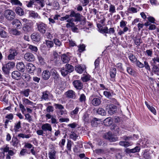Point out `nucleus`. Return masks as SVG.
Listing matches in <instances>:
<instances>
[{
    "label": "nucleus",
    "mask_w": 159,
    "mask_h": 159,
    "mask_svg": "<svg viewBox=\"0 0 159 159\" xmlns=\"http://www.w3.org/2000/svg\"><path fill=\"white\" fill-rule=\"evenodd\" d=\"M70 11V17H75V22H81V24L84 25L86 22V19L83 15H81L79 13H76L74 10H71Z\"/></svg>",
    "instance_id": "f257e3e1"
},
{
    "label": "nucleus",
    "mask_w": 159,
    "mask_h": 159,
    "mask_svg": "<svg viewBox=\"0 0 159 159\" xmlns=\"http://www.w3.org/2000/svg\"><path fill=\"white\" fill-rule=\"evenodd\" d=\"M15 63L13 62L9 61L6 64H2V70L3 72L5 75H9L10 70L15 66Z\"/></svg>",
    "instance_id": "f03ea898"
},
{
    "label": "nucleus",
    "mask_w": 159,
    "mask_h": 159,
    "mask_svg": "<svg viewBox=\"0 0 159 159\" xmlns=\"http://www.w3.org/2000/svg\"><path fill=\"white\" fill-rule=\"evenodd\" d=\"M54 106L56 109L58 110H56V113L58 116H62L66 112L63 106L61 104L54 103Z\"/></svg>",
    "instance_id": "7ed1b4c3"
},
{
    "label": "nucleus",
    "mask_w": 159,
    "mask_h": 159,
    "mask_svg": "<svg viewBox=\"0 0 159 159\" xmlns=\"http://www.w3.org/2000/svg\"><path fill=\"white\" fill-rule=\"evenodd\" d=\"M54 106L56 109L58 110H56V113L58 116H62L66 112L63 106L61 104L54 103Z\"/></svg>",
    "instance_id": "20e7f679"
},
{
    "label": "nucleus",
    "mask_w": 159,
    "mask_h": 159,
    "mask_svg": "<svg viewBox=\"0 0 159 159\" xmlns=\"http://www.w3.org/2000/svg\"><path fill=\"white\" fill-rule=\"evenodd\" d=\"M4 16L7 19L9 20H13L16 16L15 12L11 10L7 9L4 12Z\"/></svg>",
    "instance_id": "39448f33"
},
{
    "label": "nucleus",
    "mask_w": 159,
    "mask_h": 159,
    "mask_svg": "<svg viewBox=\"0 0 159 159\" xmlns=\"http://www.w3.org/2000/svg\"><path fill=\"white\" fill-rule=\"evenodd\" d=\"M36 25L37 26L38 30L39 32L42 34H44L45 33L47 27L46 24L42 22H40L37 23Z\"/></svg>",
    "instance_id": "423d86ee"
},
{
    "label": "nucleus",
    "mask_w": 159,
    "mask_h": 159,
    "mask_svg": "<svg viewBox=\"0 0 159 159\" xmlns=\"http://www.w3.org/2000/svg\"><path fill=\"white\" fill-rule=\"evenodd\" d=\"M103 138L111 142L116 141L118 140L117 137L114 136L109 132L105 133L103 135Z\"/></svg>",
    "instance_id": "0eeeda50"
},
{
    "label": "nucleus",
    "mask_w": 159,
    "mask_h": 159,
    "mask_svg": "<svg viewBox=\"0 0 159 159\" xmlns=\"http://www.w3.org/2000/svg\"><path fill=\"white\" fill-rule=\"evenodd\" d=\"M106 108L109 114L112 115L116 111L117 107L112 104H110L106 106Z\"/></svg>",
    "instance_id": "6e6552de"
},
{
    "label": "nucleus",
    "mask_w": 159,
    "mask_h": 159,
    "mask_svg": "<svg viewBox=\"0 0 159 159\" xmlns=\"http://www.w3.org/2000/svg\"><path fill=\"white\" fill-rule=\"evenodd\" d=\"M33 28V23L32 21L27 23H24L22 28L23 31L26 33L32 31Z\"/></svg>",
    "instance_id": "1a4fd4ad"
},
{
    "label": "nucleus",
    "mask_w": 159,
    "mask_h": 159,
    "mask_svg": "<svg viewBox=\"0 0 159 159\" xmlns=\"http://www.w3.org/2000/svg\"><path fill=\"white\" fill-rule=\"evenodd\" d=\"M72 84L77 90H80L83 89L84 87L83 83L80 80H74L72 82Z\"/></svg>",
    "instance_id": "9d476101"
},
{
    "label": "nucleus",
    "mask_w": 159,
    "mask_h": 159,
    "mask_svg": "<svg viewBox=\"0 0 159 159\" xmlns=\"http://www.w3.org/2000/svg\"><path fill=\"white\" fill-rule=\"evenodd\" d=\"M140 150V148L139 147L137 146L134 148L131 149H130L129 148H126L125 150V153L127 155L129 154L130 156L131 153H135L136 152H139Z\"/></svg>",
    "instance_id": "9b49d317"
},
{
    "label": "nucleus",
    "mask_w": 159,
    "mask_h": 159,
    "mask_svg": "<svg viewBox=\"0 0 159 159\" xmlns=\"http://www.w3.org/2000/svg\"><path fill=\"white\" fill-rule=\"evenodd\" d=\"M24 58L26 61L29 62L34 61L35 59L34 55L32 53L29 52L25 53L24 55Z\"/></svg>",
    "instance_id": "f8f14e48"
},
{
    "label": "nucleus",
    "mask_w": 159,
    "mask_h": 159,
    "mask_svg": "<svg viewBox=\"0 0 159 159\" xmlns=\"http://www.w3.org/2000/svg\"><path fill=\"white\" fill-rule=\"evenodd\" d=\"M41 128L45 133H46L47 131L51 132L52 130V128L51 125L48 123L43 124L41 126Z\"/></svg>",
    "instance_id": "ddd939ff"
},
{
    "label": "nucleus",
    "mask_w": 159,
    "mask_h": 159,
    "mask_svg": "<svg viewBox=\"0 0 159 159\" xmlns=\"http://www.w3.org/2000/svg\"><path fill=\"white\" fill-rule=\"evenodd\" d=\"M65 95L67 98L75 99L76 97L75 92L72 90H69L65 93Z\"/></svg>",
    "instance_id": "4468645a"
},
{
    "label": "nucleus",
    "mask_w": 159,
    "mask_h": 159,
    "mask_svg": "<svg viewBox=\"0 0 159 159\" xmlns=\"http://www.w3.org/2000/svg\"><path fill=\"white\" fill-rule=\"evenodd\" d=\"M17 54V51L15 50L10 49V54L8 56V59L9 60H13L15 59V57Z\"/></svg>",
    "instance_id": "2eb2a0df"
},
{
    "label": "nucleus",
    "mask_w": 159,
    "mask_h": 159,
    "mask_svg": "<svg viewBox=\"0 0 159 159\" xmlns=\"http://www.w3.org/2000/svg\"><path fill=\"white\" fill-rule=\"evenodd\" d=\"M16 68L19 71L23 72L25 71V66L22 62L17 63L16 65Z\"/></svg>",
    "instance_id": "dca6fc26"
},
{
    "label": "nucleus",
    "mask_w": 159,
    "mask_h": 159,
    "mask_svg": "<svg viewBox=\"0 0 159 159\" xmlns=\"http://www.w3.org/2000/svg\"><path fill=\"white\" fill-rule=\"evenodd\" d=\"M50 73L48 70H45L43 71L42 74L43 79L44 80H47L50 76Z\"/></svg>",
    "instance_id": "f3484780"
},
{
    "label": "nucleus",
    "mask_w": 159,
    "mask_h": 159,
    "mask_svg": "<svg viewBox=\"0 0 159 159\" xmlns=\"http://www.w3.org/2000/svg\"><path fill=\"white\" fill-rule=\"evenodd\" d=\"M5 27L0 28V37L2 38L6 39L8 37V34L5 30Z\"/></svg>",
    "instance_id": "a211bd4d"
},
{
    "label": "nucleus",
    "mask_w": 159,
    "mask_h": 159,
    "mask_svg": "<svg viewBox=\"0 0 159 159\" xmlns=\"http://www.w3.org/2000/svg\"><path fill=\"white\" fill-rule=\"evenodd\" d=\"M11 75L13 79L17 80H20L22 77L21 74L18 71H13Z\"/></svg>",
    "instance_id": "6ab92c4d"
},
{
    "label": "nucleus",
    "mask_w": 159,
    "mask_h": 159,
    "mask_svg": "<svg viewBox=\"0 0 159 159\" xmlns=\"http://www.w3.org/2000/svg\"><path fill=\"white\" fill-rule=\"evenodd\" d=\"M11 24L13 25L16 26V28L17 29H20L21 28L22 24L18 19H14L13 21L12 22Z\"/></svg>",
    "instance_id": "aec40b11"
},
{
    "label": "nucleus",
    "mask_w": 159,
    "mask_h": 159,
    "mask_svg": "<svg viewBox=\"0 0 159 159\" xmlns=\"http://www.w3.org/2000/svg\"><path fill=\"white\" fill-rule=\"evenodd\" d=\"M42 93V95L41 97L42 99L47 100L49 99V97L51 94L48 91H45L43 92Z\"/></svg>",
    "instance_id": "412c9836"
},
{
    "label": "nucleus",
    "mask_w": 159,
    "mask_h": 159,
    "mask_svg": "<svg viewBox=\"0 0 159 159\" xmlns=\"http://www.w3.org/2000/svg\"><path fill=\"white\" fill-rule=\"evenodd\" d=\"M32 39L34 41L38 42L40 40V35L38 33H34L31 35Z\"/></svg>",
    "instance_id": "4be33fe9"
},
{
    "label": "nucleus",
    "mask_w": 159,
    "mask_h": 159,
    "mask_svg": "<svg viewBox=\"0 0 159 159\" xmlns=\"http://www.w3.org/2000/svg\"><path fill=\"white\" fill-rule=\"evenodd\" d=\"M151 65L152 66V70L154 73L157 75H159V68L157 65V64H153L151 63Z\"/></svg>",
    "instance_id": "5701e85b"
},
{
    "label": "nucleus",
    "mask_w": 159,
    "mask_h": 159,
    "mask_svg": "<svg viewBox=\"0 0 159 159\" xmlns=\"http://www.w3.org/2000/svg\"><path fill=\"white\" fill-rule=\"evenodd\" d=\"M26 68L29 72L32 73L35 70L36 67L32 64L29 63L26 65Z\"/></svg>",
    "instance_id": "b1692460"
},
{
    "label": "nucleus",
    "mask_w": 159,
    "mask_h": 159,
    "mask_svg": "<svg viewBox=\"0 0 159 159\" xmlns=\"http://www.w3.org/2000/svg\"><path fill=\"white\" fill-rule=\"evenodd\" d=\"M15 11L16 13L20 16H22L25 15V12L24 10L20 7H17Z\"/></svg>",
    "instance_id": "393cba45"
},
{
    "label": "nucleus",
    "mask_w": 159,
    "mask_h": 159,
    "mask_svg": "<svg viewBox=\"0 0 159 159\" xmlns=\"http://www.w3.org/2000/svg\"><path fill=\"white\" fill-rule=\"evenodd\" d=\"M86 69L85 66L84 65H78L76 66L75 70L78 73H82Z\"/></svg>",
    "instance_id": "a878e982"
},
{
    "label": "nucleus",
    "mask_w": 159,
    "mask_h": 159,
    "mask_svg": "<svg viewBox=\"0 0 159 159\" xmlns=\"http://www.w3.org/2000/svg\"><path fill=\"white\" fill-rule=\"evenodd\" d=\"M20 141L17 139V137L15 136L12 137L11 143L13 146L17 147L18 144H20Z\"/></svg>",
    "instance_id": "bb28decb"
},
{
    "label": "nucleus",
    "mask_w": 159,
    "mask_h": 159,
    "mask_svg": "<svg viewBox=\"0 0 159 159\" xmlns=\"http://www.w3.org/2000/svg\"><path fill=\"white\" fill-rule=\"evenodd\" d=\"M82 119L85 124L89 123V114L87 112H84Z\"/></svg>",
    "instance_id": "cd10ccee"
},
{
    "label": "nucleus",
    "mask_w": 159,
    "mask_h": 159,
    "mask_svg": "<svg viewBox=\"0 0 159 159\" xmlns=\"http://www.w3.org/2000/svg\"><path fill=\"white\" fill-rule=\"evenodd\" d=\"M61 58L62 61L65 63H68L70 60V57L65 54H63L61 56Z\"/></svg>",
    "instance_id": "c85d7f7f"
},
{
    "label": "nucleus",
    "mask_w": 159,
    "mask_h": 159,
    "mask_svg": "<svg viewBox=\"0 0 159 159\" xmlns=\"http://www.w3.org/2000/svg\"><path fill=\"white\" fill-rule=\"evenodd\" d=\"M22 78L25 81L29 82L30 81L31 77L28 74L23 73L22 75Z\"/></svg>",
    "instance_id": "c756f323"
},
{
    "label": "nucleus",
    "mask_w": 159,
    "mask_h": 159,
    "mask_svg": "<svg viewBox=\"0 0 159 159\" xmlns=\"http://www.w3.org/2000/svg\"><path fill=\"white\" fill-rule=\"evenodd\" d=\"M83 75L81 79L83 82H87L90 80L91 76L89 74H84Z\"/></svg>",
    "instance_id": "7c9ffc66"
},
{
    "label": "nucleus",
    "mask_w": 159,
    "mask_h": 159,
    "mask_svg": "<svg viewBox=\"0 0 159 159\" xmlns=\"http://www.w3.org/2000/svg\"><path fill=\"white\" fill-rule=\"evenodd\" d=\"M116 73V68L112 67L110 69V75L112 78H115Z\"/></svg>",
    "instance_id": "2f4dec72"
},
{
    "label": "nucleus",
    "mask_w": 159,
    "mask_h": 159,
    "mask_svg": "<svg viewBox=\"0 0 159 159\" xmlns=\"http://www.w3.org/2000/svg\"><path fill=\"white\" fill-rule=\"evenodd\" d=\"M100 103V100L98 98H94L92 101V105L96 106L99 105Z\"/></svg>",
    "instance_id": "473e14b6"
},
{
    "label": "nucleus",
    "mask_w": 159,
    "mask_h": 159,
    "mask_svg": "<svg viewBox=\"0 0 159 159\" xmlns=\"http://www.w3.org/2000/svg\"><path fill=\"white\" fill-rule=\"evenodd\" d=\"M143 157L145 159H151V156L149 151L145 150L143 155Z\"/></svg>",
    "instance_id": "72a5a7b5"
},
{
    "label": "nucleus",
    "mask_w": 159,
    "mask_h": 159,
    "mask_svg": "<svg viewBox=\"0 0 159 159\" xmlns=\"http://www.w3.org/2000/svg\"><path fill=\"white\" fill-rule=\"evenodd\" d=\"M144 25L146 26H149L148 29L150 30H155L156 28V26L154 24H151L148 22H147L144 23Z\"/></svg>",
    "instance_id": "f704fd0d"
},
{
    "label": "nucleus",
    "mask_w": 159,
    "mask_h": 159,
    "mask_svg": "<svg viewBox=\"0 0 159 159\" xmlns=\"http://www.w3.org/2000/svg\"><path fill=\"white\" fill-rule=\"evenodd\" d=\"M128 57L131 61L132 63H134L137 61V58L132 53H130L128 54Z\"/></svg>",
    "instance_id": "c9c22d12"
},
{
    "label": "nucleus",
    "mask_w": 159,
    "mask_h": 159,
    "mask_svg": "<svg viewBox=\"0 0 159 159\" xmlns=\"http://www.w3.org/2000/svg\"><path fill=\"white\" fill-rule=\"evenodd\" d=\"M65 69L70 73L74 70V67L69 64H67L65 66Z\"/></svg>",
    "instance_id": "e433bc0d"
},
{
    "label": "nucleus",
    "mask_w": 159,
    "mask_h": 159,
    "mask_svg": "<svg viewBox=\"0 0 159 159\" xmlns=\"http://www.w3.org/2000/svg\"><path fill=\"white\" fill-rule=\"evenodd\" d=\"M97 112L99 115L102 116H105L106 112L105 110L102 108H99L97 111Z\"/></svg>",
    "instance_id": "4c0bfd02"
},
{
    "label": "nucleus",
    "mask_w": 159,
    "mask_h": 159,
    "mask_svg": "<svg viewBox=\"0 0 159 159\" xmlns=\"http://www.w3.org/2000/svg\"><path fill=\"white\" fill-rule=\"evenodd\" d=\"M104 125L107 126H110L113 123V121L111 119L109 118L106 119L104 121Z\"/></svg>",
    "instance_id": "58836bf2"
},
{
    "label": "nucleus",
    "mask_w": 159,
    "mask_h": 159,
    "mask_svg": "<svg viewBox=\"0 0 159 159\" xmlns=\"http://www.w3.org/2000/svg\"><path fill=\"white\" fill-rule=\"evenodd\" d=\"M53 77L54 79V82L55 84L57 85L59 84V82L61 80V78L59 74L54 75Z\"/></svg>",
    "instance_id": "ea45409f"
},
{
    "label": "nucleus",
    "mask_w": 159,
    "mask_h": 159,
    "mask_svg": "<svg viewBox=\"0 0 159 159\" xmlns=\"http://www.w3.org/2000/svg\"><path fill=\"white\" fill-rule=\"evenodd\" d=\"M127 71L129 74L132 75H134L135 71L130 67H127L126 69Z\"/></svg>",
    "instance_id": "a19ab883"
},
{
    "label": "nucleus",
    "mask_w": 159,
    "mask_h": 159,
    "mask_svg": "<svg viewBox=\"0 0 159 159\" xmlns=\"http://www.w3.org/2000/svg\"><path fill=\"white\" fill-rule=\"evenodd\" d=\"M30 91V89H27L21 91L20 92V93L23 94L26 97H27L29 95V93Z\"/></svg>",
    "instance_id": "79ce46f5"
},
{
    "label": "nucleus",
    "mask_w": 159,
    "mask_h": 159,
    "mask_svg": "<svg viewBox=\"0 0 159 159\" xmlns=\"http://www.w3.org/2000/svg\"><path fill=\"white\" fill-rule=\"evenodd\" d=\"M29 14L30 17H31L34 18H37L38 16L37 13L33 11H29Z\"/></svg>",
    "instance_id": "37998d69"
},
{
    "label": "nucleus",
    "mask_w": 159,
    "mask_h": 159,
    "mask_svg": "<svg viewBox=\"0 0 159 159\" xmlns=\"http://www.w3.org/2000/svg\"><path fill=\"white\" fill-rule=\"evenodd\" d=\"M21 128V123L20 121H19L17 123L15 124L14 126V131L16 132L19 131V129Z\"/></svg>",
    "instance_id": "c03bdc74"
},
{
    "label": "nucleus",
    "mask_w": 159,
    "mask_h": 159,
    "mask_svg": "<svg viewBox=\"0 0 159 159\" xmlns=\"http://www.w3.org/2000/svg\"><path fill=\"white\" fill-rule=\"evenodd\" d=\"M11 32L12 34L16 36L19 35L21 34V32L18 30L16 29H12Z\"/></svg>",
    "instance_id": "a18cd8bd"
},
{
    "label": "nucleus",
    "mask_w": 159,
    "mask_h": 159,
    "mask_svg": "<svg viewBox=\"0 0 159 159\" xmlns=\"http://www.w3.org/2000/svg\"><path fill=\"white\" fill-rule=\"evenodd\" d=\"M61 74L63 77H66L68 74V71L64 67L61 68L60 70Z\"/></svg>",
    "instance_id": "49530a36"
},
{
    "label": "nucleus",
    "mask_w": 159,
    "mask_h": 159,
    "mask_svg": "<svg viewBox=\"0 0 159 159\" xmlns=\"http://www.w3.org/2000/svg\"><path fill=\"white\" fill-rule=\"evenodd\" d=\"M70 137V139H73V140L76 141L78 137V136L74 132L72 131L71 133Z\"/></svg>",
    "instance_id": "de8ad7c7"
},
{
    "label": "nucleus",
    "mask_w": 159,
    "mask_h": 159,
    "mask_svg": "<svg viewBox=\"0 0 159 159\" xmlns=\"http://www.w3.org/2000/svg\"><path fill=\"white\" fill-rule=\"evenodd\" d=\"M10 2L12 5H18L20 6L22 5V3L19 0H11Z\"/></svg>",
    "instance_id": "09e8293b"
},
{
    "label": "nucleus",
    "mask_w": 159,
    "mask_h": 159,
    "mask_svg": "<svg viewBox=\"0 0 159 159\" xmlns=\"http://www.w3.org/2000/svg\"><path fill=\"white\" fill-rule=\"evenodd\" d=\"M112 93H113V91L111 92L109 91H105L103 92V94L107 98H110L112 97Z\"/></svg>",
    "instance_id": "8fccbe9b"
},
{
    "label": "nucleus",
    "mask_w": 159,
    "mask_h": 159,
    "mask_svg": "<svg viewBox=\"0 0 159 159\" xmlns=\"http://www.w3.org/2000/svg\"><path fill=\"white\" fill-rule=\"evenodd\" d=\"M53 41L54 44L58 47H60L62 45L61 42L58 39H54Z\"/></svg>",
    "instance_id": "3c124183"
},
{
    "label": "nucleus",
    "mask_w": 159,
    "mask_h": 159,
    "mask_svg": "<svg viewBox=\"0 0 159 159\" xmlns=\"http://www.w3.org/2000/svg\"><path fill=\"white\" fill-rule=\"evenodd\" d=\"M9 147L7 146H3L0 148V150L2 152L3 154H4L5 152H8L9 150Z\"/></svg>",
    "instance_id": "603ef678"
},
{
    "label": "nucleus",
    "mask_w": 159,
    "mask_h": 159,
    "mask_svg": "<svg viewBox=\"0 0 159 159\" xmlns=\"http://www.w3.org/2000/svg\"><path fill=\"white\" fill-rule=\"evenodd\" d=\"M46 111L48 113H52L54 111V107L52 106H48L46 108Z\"/></svg>",
    "instance_id": "864d4df0"
},
{
    "label": "nucleus",
    "mask_w": 159,
    "mask_h": 159,
    "mask_svg": "<svg viewBox=\"0 0 159 159\" xmlns=\"http://www.w3.org/2000/svg\"><path fill=\"white\" fill-rule=\"evenodd\" d=\"M128 30V28L127 27H125L123 28V30H120L118 33V34L120 35H121L122 34H123L125 32H127Z\"/></svg>",
    "instance_id": "5fc2aeb1"
},
{
    "label": "nucleus",
    "mask_w": 159,
    "mask_h": 159,
    "mask_svg": "<svg viewBox=\"0 0 159 159\" xmlns=\"http://www.w3.org/2000/svg\"><path fill=\"white\" fill-rule=\"evenodd\" d=\"M98 120L97 118H94L91 121V124L92 126H97L98 125V123L97 122V121Z\"/></svg>",
    "instance_id": "6e6d98bb"
},
{
    "label": "nucleus",
    "mask_w": 159,
    "mask_h": 159,
    "mask_svg": "<svg viewBox=\"0 0 159 159\" xmlns=\"http://www.w3.org/2000/svg\"><path fill=\"white\" fill-rule=\"evenodd\" d=\"M38 59L41 65H44L45 62L43 58L41 56H38Z\"/></svg>",
    "instance_id": "4d7b16f0"
},
{
    "label": "nucleus",
    "mask_w": 159,
    "mask_h": 159,
    "mask_svg": "<svg viewBox=\"0 0 159 159\" xmlns=\"http://www.w3.org/2000/svg\"><path fill=\"white\" fill-rule=\"evenodd\" d=\"M119 144L122 146H123L125 147L129 146L130 145V143L126 141H121L119 142Z\"/></svg>",
    "instance_id": "13d9d810"
},
{
    "label": "nucleus",
    "mask_w": 159,
    "mask_h": 159,
    "mask_svg": "<svg viewBox=\"0 0 159 159\" xmlns=\"http://www.w3.org/2000/svg\"><path fill=\"white\" fill-rule=\"evenodd\" d=\"M56 152L54 151L52 152H49L48 153L49 157L50 159H56Z\"/></svg>",
    "instance_id": "bf43d9fd"
},
{
    "label": "nucleus",
    "mask_w": 159,
    "mask_h": 159,
    "mask_svg": "<svg viewBox=\"0 0 159 159\" xmlns=\"http://www.w3.org/2000/svg\"><path fill=\"white\" fill-rule=\"evenodd\" d=\"M78 50L80 52H81L85 50V46L84 44L80 45L78 46Z\"/></svg>",
    "instance_id": "052dcab7"
},
{
    "label": "nucleus",
    "mask_w": 159,
    "mask_h": 159,
    "mask_svg": "<svg viewBox=\"0 0 159 159\" xmlns=\"http://www.w3.org/2000/svg\"><path fill=\"white\" fill-rule=\"evenodd\" d=\"M114 66L116 67L120 71L124 70V69L122 67V64L121 63H118L116 64V65H115Z\"/></svg>",
    "instance_id": "680f3d73"
},
{
    "label": "nucleus",
    "mask_w": 159,
    "mask_h": 159,
    "mask_svg": "<svg viewBox=\"0 0 159 159\" xmlns=\"http://www.w3.org/2000/svg\"><path fill=\"white\" fill-rule=\"evenodd\" d=\"M144 63L143 68L145 67L147 70L151 71V68L148 62L145 61H144Z\"/></svg>",
    "instance_id": "e2e57ef3"
},
{
    "label": "nucleus",
    "mask_w": 159,
    "mask_h": 159,
    "mask_svg": "<svg viewBox=\"0 0 159 159\" xmlns=\"http://www.w3.org/2000/svg\"><path fill=\"white\" fill-rule=\"evenodd\" d=\"M79 108L77 107L74 110L71 111L70 112L71 116H73L77 114L79 111Z\"/></svg>",
    "instance_id": "0e129e2a"
},
{
    "label": "nucleus",
    "mask_w": 159,
    "mask_h": 159,
    "mask_svg": "<svg viewBox=\"0 0 159 159\" xmlns=\"http://www.w3.org/2000/svg\"><path fill=\"white\" fill-rule=\"evenodd\" d=\"M109 9L110 12L112 13L116 11L115 6L111 4L109 6Z\"/></svg>",
    "instance_id": "69168bd1"
},
{
    "label": "nucleus",
    "mask_w": 159,
    "mask_h": 159,
    "mask_svg": "<svg viewBox=\"0 0 159 159\" xmlns=\"http://www.w3.org/2000/svg\"><path fill=\"white\" fill-rule=\"evenodd\" d=\"M107 29L108 27L107 26H105L103 27L102 29H100L99 32L103 34H107Z\"/></svg>",
    "instance_id": "338daca9"
},
{
    "label": "nucleus",
    "mask_w": 159,
    "mask_h": 159,
    "mask_svg": "<svg viewBox=\"0 0 159 159\" xmlns=\"http://www.w3.org/2000/svg\"><path fill=\"white\" fill-rule=\"evenodd\" d=\"M157 62L159 63V56L152 58L151 61V63L156 64H157Z\"/></svg>",
    "instance_id": "774afa93"
}]
</instances>
